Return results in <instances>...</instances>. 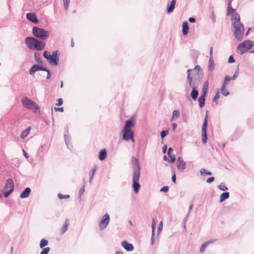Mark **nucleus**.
<instances>
[{
	"label": "nucleus",
	"instance_id": "obj_21",
	"mask_svg": "<svg viewBox=\"0 0 254 254\" xmlns=\"http://www.w3.org/2000/svg\"><path fill=\"white\" fill-rule=\"evenodd\" d=\"M69 224V220L68 219H66L64 223L62 226L61 231V234H64L68 229V227Z\"/></svg>",
	"mask_w": 254,
	"mask_h": 254
},
{
	"label": "nucleus",
	"instance_id": "obj_37",
	"mask_svg": "<svg viewBox=\"0 0 254 254\" xmlns=\"http://www.w3.org/2000/svg\"><path fill=\"white\" fill-rule=\"evenodd\" d=\"M65 10H67L68 9L69 4L70 0H63Z\"/></svg>",
	"mask_w": 254,
	"mask_h": 254
},
{
	"label": "nucleus",
	"instance_id": "obj_40",
	"mask_svg": "<svg viewBox=\"0 0 254 254\" xmlns=\"http://www.w3.org/2000/svg\"><path fill=\"white\" fill-rule=\"evenodd\" d=\"M58 196L59 198L60 199H62L64 198H68L70 197L69 195H68V194L64 195L62 193H59L58 194Z\"/></svg>",
	"mask_w": 254,
	"mask_h": 254
},
{
	"label": "nucleus",
	"instance_id": "obj_30",
	"mask_svg": "<svg viewBox=\"0 0 254 254\" xmlns=\"http://www.w3.org/2000/svg\"><path fill=\"white\" fill-rule=\"evenodd\" d=\"M34 59L36 62L38 64H42V61L40 59V54L37 53L34 54Z\"/></svg>",
	"mask_w": 254,
	"mask_h": 254
},
{
	"label": "nucleus",
	"instance_id": "obj_42",
	"mask_svg": "<svg viewBox=\"0 0 254 254\" xmlns=\"http://www.w3.org/2000/svg\"><path fill=\"white\" fill-rule=\"evenodd\" d=\"M219 98V91H218L215 95L214 96V98H213V101L214 102H216L217 104V100H218Z\"/></svg>",
	"mask_w": 254,
	"mask_h": 254
},
{
	"label": "nucleus",
	"instance_id": "obj_23",
	"mask_svg": "<svg viewBox=\"0 0 254 254\" xmlns=\"http://www.w3.org/2000/svg\"><path fill=\"white\" fill-rule=\"evenodd\" d=\"M183 34L184 35H187L189 32V26L187 21H184L183 23Z\"/></svg>",
	"mask_w": 254,
	"mask_h": 254
},
{
	"label": "nucleus",
	"instance_id": "obj_29",
	"mask_svg": "<svg viewBox=\"0 0 254 254\" xmlns=\"http://www.w3.org/2000/svg\"><path fill=\"white\" fill-rule=\"evenodd\" d=\"M48 244V241L46 239H43L41 240L40 243V248L41 249L44 248Z\"/></svg>",
	"mask_w": 254,
	"mask_h": 254
},
{
	"label": "nucleus",
	"instance_id": "obj_14",
	"mask_svg": "<svg viewBox=\"0 0 254 254\" xmlns=\"http://www.w3.org/2000/svg\"><path fill=\"white\" fill-rule=\"evenodd\" d=\"M177 168L178 170L183 171L185 170L186 167V163L184 161L182 157H179L177 159Z\"/></svg>",
	"mask_w": 254,
	"mask_h": 254
},
{
	"label": "nucleus",
	"instance_id": "obj_32",
	"mask_svg": "<svg viewBox=\"0 0 254 254\" xmlns=\"http://www.w3.org/2000/svg\"><path fill=\"white\" fill-rule=\"evenodd\" d=\"M200 173L201 175H211L212 173L210 171H207L205 169L202 168L200 170Z\"/></svg>",
	"mask_w": 254,
	"mask_h": 254
},
{
	"label": "nucleus",
	"instance_id": "obj_49",
	"mask_svg": "<svg viewBox=\"0 0 254 254\" xmlns=\"http://www.w3.org/2000/svg\"><path fill=\"white\" fill-rule=\"evenodd\" d=\"M214 179H215V178L214 177H211L210 178H208L206 180V182L208 184H210L214 181Z\"/></svg>",
	"mask_w": 254,
	"mask_h": 254
},
{
	"label": "nucleus",
	"instance_id": "obj_20",
	"mask_svg": "<svg viewBox=\"0 0 254 254\" xmlns=\"http://www.w3.org/2000/svg\"><path fill=\"white\" fill-rule=\"evenodd\" d=\"M31 191V190L30 188H26L20 194V197L21 198H27L29 195Z\"/></svg>",
	"mask_w": 254,
	"mask_h": 254
},
{
	"label": "nucleus",
	"instance_id": "obj_25",
	"mask_svg": "<svg viewBox=\"0 0 254 254\" xmlns=\"http://www.w3.org/2000/svg\"><path fill=\"white\" fill-rule=\"evenodd\" d=\"M205 96L201 95L198 98V101L199 103V106L200 108H202L205 105Z\"/></svg>",
	"mask_w": 254,
	"mask_h": 254
},
{
	"label": "nucleus",
	"instance_id": "obj_41",
	"mask_svg": "<svg viewBox=\"0 0 254 254\" xmlns=\"http://www.w3.org/2000/svg\"><path fill=\"white\" fill-rule=\"evenodd\" d=\"M207 246V243H205V242L202 245V246H201V248L200 249V253H202V252H204V251H205V249H206Z\"/></svg>",
	"mask_w": 254,
	"mask_h": 254
},
{
	"label": "nucleus",
	"instance_id": "obj_2",
	"mask_svg": "<svg viewBox=\"0 0 254 254\" xmlns=\"http://www.w3.org/2000/svg\"><path fill=\"white\" fill-rule=\"evenodd\" d=\"M131 164L133 170L132 176V187L134 192L137 193L139 191L140 188V185L139 183L140 175V168L139 165L138 159L134 156H132Z\"/></svg>",
	"mask_w": 254,
	"mask_h": 254
},
{
	"label": "nucleus",
	"instance_id": "obj_9",
	"mask_svg": "<svg viewBox=\"0 0 254 254\" xmlns=\"http://www.w3.org/2000/svg\"><path fill=\"white\" fill-rule=\"evenodd\" d=\"M123 140L128 141L131 140L132 142H134L133 138L134 132L131 129H125L123 128L122 130Z\"/></svg>",
	"mask_w": 254,
	"mask_h": 254
},
{
	"label": "nucleus",
	"instance_id": "obj_31",
	"mask_svg": "<svg viewBox=\"0 0 254 254\" xmlns=\"http://www.w3.org/2000/svg\"><path fill=\"white\" fill-rule=\"evenodd\" d=\"M214 64L213 63V59H211V58H209L208 66V70L210 71L214 69Z\"/></svg>",
	"mask_w": 254,
	"mask_h": 254
},
{
	"label": "nucleus",
	"instance_id": "obj_1",
	"mask_svg": "<svg viewBox=\"0 0 254 254\" xmlns=\"http://www.w3.org/2000/svg\"><path fill=\"white\" fill-rule=\"evenodd\" d=\"M188 80L190 86L198 87L202 82L203 72L199 65H197L194 68L187 70Z\"/></svg>",
	"mask_w": 254,
	"mask_h": 254
},
{
	"label": "nucleus",
	"instance_id": "obj_12",
	"mask_svg": "<svg viewBox=\"0 0 254 254\" xmlns=\"http://www.w3.org/2000/svg\"><path fill=\"white\" fill-rule=\"evenodd\" d=\"M236 15H237V17L238 16V18H240V15L236 11V10L235 9L233 8L232 6H228V8H227V16H230V15L232 16L231 17V21L232 22L234 21L235 20H236L234 18L235 17H236Z\"/></svg>",
	"mask_w": 254,
	"mask_h": 254
},
{
	"label": "nucleus",
	"instance_id": "obj_22",
	"mask_svg": "<svg viewBox=\"0 0 254 254\" xmlns=\"http://www.w3.org/2000/svg\"><path fill=\"white\" fill-rule=\"evenodd\" d=\"M177 0H172L170 5H168L167 11L168 13H170L173 11Z\"/></svg>",
	"mask_w": 254,
	"mask_h": 254
},
{
	"label": "nucleus",
	"instance_id": "obj_5",
	"mask_svg": "<svg viewBox=\"0 0 254 254\" xmlns=\"http://www.w3.org/2000/svg\"><path fill=\"white\" fill-rule=\"evenodd\" d=\"M59 51H54L52 55H50L48 51H45L43 53L44 57L48 60L50 64L57 66L59 64Z\"/></svg>",
	"mask_w": 254,
	"mask_h": 254
},
{
	"label": "nucleus",
	"instance_id": "obj_36",
	"mask_svg": "<svg viewBox=\"0 0 254 254\" xmlns=\"http://www.w3.org/2000/svg\"><path fill=\"white\" fill-rule=\"evenodd\" d=\"M50 251V247H46L44 248H43V250L42 252H41L40 254H48Z\"/></svg>",
	"mask_w": 254,
	"mask_h": 254
},
{
	"label": "nucleus",
	"instance_id": "obj_57",
	"mask_svg": "<svg viewBox=\"0 0 254 254\" xmlns=\"http://www.w3.org/2000/svg\"><path fill=\"white\" fill-rule=\"evenodd\" d=\"M167 145L166 144L163 147V149H162L163 153H166V151H167Z\"/></svg>",
	"mask_w": 254,
	"mask_h": 254
},
{
	"label": "nucleus",
	"instance_id": "obj_47",
	"mask_svg": "<svg viewBox=\"0 0 254 254\" xmlns=\"http://www.w3.org/2000/svg\"><path fill=\"white\" fill-rule=\"evenodd\" d=\"M63 103V100L62 98H59L58 100V103L56 104L57 106H61Z\"/></svg>",
	"mask_w": 254,
	"mask_h": 254
},
{
	"label": "nucleus",
	"instance_id": "obj_8",
	"mask_svg": "<svg viewBox=\"0 0 254 254\" xmlns=\"http://www.w3.org/2000/svg\"><path fill=\"white\" fill-rule=\"evenodd\" d=\"M254 45L253 41L247 40L240 44L238 46L237 50L240 51L241 55H243L251 49Z\"/></svg>",
	"mask_w": 254,
	"mask_h": 254
},
{
	"label": "nucleus",
	"instance_id": "obj_28",
	"mask_svg": "<svg viewBox=\"0 0 254 254\" xmlns=\"http://www.w3.org/2000/svg\"><path fill=\"white\" fill-rule=\"evenodd\" d=\"M227 84V83H223L221 88L222 94L225 96H228V95H229L230 93L229 92L227 91L226 88V86Z\"/></svg>",
	"mask_w": 254,
	"mask_h": 254
},
{
	"label": "nucleus",
	"instance_id": "obj_55",
	"mask_svg": "<svg viewBox=\"0 0 254 254\" xmlns=\"http://www.w3.org/2000/svg\"><path fill=\"white\" fill-rule=\"evenodd\" d=\"M173 151V148L172 147H169L168 150V155L170 156V155L172 154V152Z\"/></svg>",
	"mask_w": 254,
	"mask_h": 254
},
{
	"label": "nucleus",
	"instance_id": "obj_50",
	"mask_svg": "<svg viewBox=\"0 0 254 254\" xmlns=\"http://www.w3.org/2000/svg\"><path fill=\"white\" fill-rule=\"evenodd\" d=\"M169 190V187L168 186H164L162 187L160 190L161 191H163L166 192Z\"/></svg>",
	"mask_w": 254,
	"mask_h": 254
},
{
	"label": "nucleus",
	"instance_id": "obj_18",
	"mask_svg": "<svg viewBox=\"0 0 254 254\" xmlns=\"http://www.w3.org/2000/svg\"><path fill=\"white\" fill-rule=\"evenodd\" d=\"M14 187V184L13 181L10 179H8L7 180H6V183H5V184L4 186V189L11 190H13Z\"/></svg>",
	"mask_w": 254,
	"mask_h": 254
},
{
	"label": "nucleus",
	"instance_id": "obj_60",
	"mask_svg": "<svg viewBox=\"0 0 254 254\" xmlns=\"http://www.w3.org/2000/svg\"><path fill=\"white\" fill-rule=\"evenodd\" d=\"M189 21L191 23H193L195 21V19L193 17H190L189 18Z\"/></svg>",
	"mask_w": 254,
	"mask_h": 254
},
{
	"label": "nucleus",
	"instance_id": "obj_39",
	"mask_svg": "<svg viewBox=\"0 0 254 254\" xmlns=\"http://www.w3.org/2000/svg\"><path fill=\"white\" fill-rule=\"evenodd\" d=\"M156 221L154 218L152 219V233H155V227H156Z\"/></svg>",
	"mask_w": 254,
	"mask_h": 254
},
{
	"label": "nucleus",
	"instance_id": "obj_44",
	"mask_svg": "<svg viewBox=\"0 0 254 254\" xmlns=\"http://www.w3.org/2000/svg\"><path fill=\"white\" fill-rule=\"evenodd\" d=\"M13 191L11 190H9L8 191L3 192V195L5 197H7Z\"/></svg>",
	"mask_w": 254,
	"mask_h": 254
},
{
	"label": "nucleus",
	"instance_id": "obj_17",
	"mask_svg": "<svg viewBox=\"0 0 254 254\" xmlns=\"http://www.w3.org/2000/svg\"><path fill=\"white\" fill-rule=\"evenodd\" d=\"M134 123H133V117H131L129 119L127 120L126 122L125 125L123 128L125 129H131L134 126Z\"/></svg>",
	"mask_w": 254,
	"mask_h": 254
},
{
	"label": "nucleus",
	"instance_id": "obj_26",
	"mask_svg": "<svg viewBox=\"0 0 254 254\" xmlns=\"http://www.w3.org/2000/svg\"><path fill=\"white\" fill-rule=\"evenodd\" d=\"M107 156V152L105 149H103L99 152V158L101 161L104 160Z\"/></svg>",
	"mask_w": 254,
	"mask_h": 254
},
{
	"label": "nucleus",
	"instance_id": "obj_63",
	"mask_svg": "<svg viewBox=\"0 0 254 254\" xmlns=\"http://www.w3.org/2000/svg\"><path fill=\"white\" fill-rule=\"evenodd\" d=\"M23 155L25 157V158H28L29 157L28 154L26 152V151L24 149L23 150Z\"/></svg>",
	"mask_w": 254,
	"mask_h": 254
},
{
	"label": "nucleus",
	"instance_id": "obj_27",
	"mask_svg": "<svg viewBox=\"0 0 254 254\" xmlns=\"http://www.w3.org/2000/svg\"><path fill=\"white\" fill-rule=\"evenodd\" d=\"M230 194L228 192H225L222 193L221 195L220 196V201L221 202H222L226 199L228 198L229 197Z\"/></svg>",
	"mask_w": 254,
	"mask_h": 254
},
{
	"label": "nucleus",
	"instance_id": "obj_7",
	"mask_svg": "<svg viewBox=\"0 0 254 254\" xmlns=\"http://www.w3.org/2000/svg\"><path fill=\"white\" fill-rule=\"evenodd\" d=\"M21 101L24 107L29 109L33 110L35 113H37V111L39 112V106L33 100L27 97H24L22 99Z\"/></svg>",
	"mask_w": 254,
	"mask_h": 254
},
{
	"label": "nucleus",
	"instance_id": "obj_62",
	"mask_svg": "<svg viewBox=\"0 0 254 254\" xmlns=\"http://www.w3.org/2000/svg\"><path fill=\"white\" fill-rule=\"evenodd\" d=\"M239 74V65L237 66V68L236 69V70L235 71V72L234 73L235 75L236 74V76H238Z\"/></svg>",
	"mask_w": 254,
	"mask_h": 254
},
{
	"label": "nucleus",
	"instance_id": "obj_61",
	"mask_svg": "<svg viewBox=\"0 0 254 254\" xmlns=\"http://www.w3.org/2000/svg\"><path fill=\"white\" fill-rule=\"evenodd\" d=\"M64 140H65V144L67 146L68 143V140H67V135L64 134Z\"/></svg>",
	"mask_w": 254,
	"mask_h": 254
},
{
	"label": "nucleus",
	"instance_id": "obj_53",
	"mask_svg": "<svg viewBox=\"0 0 254 254\" xmlns=\"http://www.w3.org/2000/svg\"><path fill=\"white\" fill-rule=\"evenodd\" d=\"M235 59L233 56H231L229 57V59H228V62L229 63H233L235 62Z\"/></svg>",
	"mask_w": 254,
	"mask_h": 254
},
{
	"label": "nucleus",
	"instance_id": "obj_58",
	"mask_svg": "<svg viewBox=\"0 0 254 254\" xmlns=\"http://www.w3.org/2000/svg\"><path fill=\"white\" fill-rule=\"evenodd\" d=\"M172 181L173 183H176V174H174L172 177Z\"/></svg>",
	"mask_w": 254,
	"mask_h": 254
},
{
	"label": "nucleus",
	"instance_id": "obj_24",
	"mask_svg": "<svg viewBox=\"0 0 254 254\" xmlns=\"http://www.w3.org/2000/svg\"><path fill=\"white\" fill-rule=\"evenodd\" d=\"M208 85L209 83L208 81L207 80L204 82L203 83L202 89V93L201 95L206 96L208 89Z\"/></svg>",
	"mask_w": 254,
	"mask_h": 254
},
{
	"label": "nucleus",
	"instance_id": "obj_54",
	"mask_svg": "<svg viewBox=\"0 0 254 254\" xmlns=\"http://www.w3.org/2000/svg\"><path fill=\"white\" fill-rule=\"evenodd\" d=\"M231 80V78H230L229 76L228 75H226L225 77V78H224V82L223 83H227L226 82L227 81H229Z\"/></svg>",
	"mask_w": 254,
	"mask_h": 254
},
{
	"label": "nucleus",
	"instance_id": "obj_59",
	"mask_svg": "<svg viewBox=\"0 0 254 254\" xmlns=\"http://www.w3.org/2000/svg\"><path fill=\"white\" fill-rule=\"evenodd\" d=\"M212 50H213V48H212V47H211L210 48V53H209V55H210L209 58H211V59H213V55H212L213 52H212Z\"/></svg>",
	"mask_w": 254,
	"mask_h": 254
},
{
	"label": "nucleus",
	"instance_id": "obj_46",
	"mask_svg": "<svg viewBox=\"0 0 254 254\" xmlns=\"http://www.w3.org/2000/svg\"><path fill=\"white\" fill-rule=\"evenodd\" d=\"M45 69L46 70H43V71H46L47 72V79H49L50 78L51 72H50V70L49 69H48V68H47L46 67H45Z\"/></svg>",
	"mask_w": 254,
	"mask_h": 254
},
{
	"label": "nucleus",
	"instance_id": "obj_51",
	"mask_svg": "<svg viewBox=\"0 0 254 254\" xmlns=\"http://www.w3.org/2000/svg\"><path fill=\"white\" fill-rule=\"evenodd\" d=\"M154 236H155V233H152V236H151V245L152 246L155 243Z\"/></svg>",
	"mask_w": 254,
	"mask_h": 254
},
{
	"label": "nucleus",
	"instance_id": "obj_33",
	"mask_svg": "<svg viewBox=\"0 0 254 254\" xmlns=\"http://www.w3.org/2000/svg\"><path fill=\"white\" fill-rule=\"evenodd\" d=\"M96 170H97V167L96 166L94 168H93L92 169L91 175V176H90V179H89V183L90 184L92 183V181L93 176H94V175L95 174V173Z\"/></svg>",
	"mask_w": 254,
	"mask_h": 254
},
{
	"label": "nucleus",
	"instance_id": "obj_11",
	"mask_svg": "<svg viewBox=\"0 0 254 254\" xmlns=\"http://www.w3.org/2000/svg\"><path fill=\"white\" fill-rule=\"evenodd\" d=\"M110 216L107 213L102 216L99 225L100 230H103L106 228L110 222Z\"/></svg>",
	"mask_w": 254,
	"mask_h": 254
},
{
	"label": "nucleus",
	"instance_id": "obj_3",
	"mask_svg": "<svg viewBox=\"0 0 254 254\" xmlns=\"http://www.w3.org/2000/svg\"><path fill=\"white\" fill-rule=\"evenodd\" d=\"M236 20L232 22V30L235 38L238 41H241L244 36L245 28L240 21V18L236 16L234 18Z\"/></svg>",
	"mask_w": 254,
	"mask_h": 254
},
{
	"label": "nucleus",
	"instance_id": "obj_64",
	"mask_svg": "<svg viewBox=\"0 0 254 254\" xmlns=\"http://www.w3.org/2000/svg\"><path fill=\"white\" fill-rule=\"evenodd\" d=\"M172 126H173V129L174 130H175V129L177 127V124L176 123H174V124H173Z\"/></svg>",
	"mask_w": 254,
	"mask_h": 254
},
{
	"label": "nucleus",
	"instance_id": "obj_38",
	"mask_svg": "<svg viewBox=\"0 0 254 254\" xmlns=\"http://www.w3.org/2000/svg\"><path fill=\"white\" fill-rule=\"evenodd\" d=\"M180 115V112L179 110H174L173 112L172 120L175 118H178Z\"/></svg>",
	"mask_w": 254,
	"mask_h": 254
},
{
	"label": "nucleus",
	"instance_id": "obj_56",
	"mask_svg": "<svg viewBox=\"0 0 254 254\" xmlns=\"http://www.w3.org/2000/svg\"><path fill=\"white\" fill-rule=\"evenodd\" d=\"M55 110L56 111H60V112H64V108L63 107H61V108H55Z\"/></svg>",
	"mask_w": 254,
	"mask_h": 254
},
{
	"label": "nucleus",
	"instance_id": "obj_52",
	"mask_svg": "<svg viewBox=\"0 0 254 254\" xmlns=\"http://www.w3.org/2000/svg\"><path fill=\"white\" fill-rule=\"evenodd\" d=\"M84 186H83L79 190V195L81 196L83 192L84 191Z\"/></svg>",
	"mask_w": 254,
	"mask_h": 254
},
{
	"label": "nucleus",
	"instance_id": "obj_48",
	"mask_svg": "<svg viewBox=\"0 0 254 254\" xmlns=\"http://www.w3.org/2000/svg\"><path fill=\"white\" fill-rule=\"evenodd\" d=\"M163 228V223L162 221L160 222V224L159 225L158 228V233L159 234L162 230Z\"/></svg>",
	"mask_w": 254,
	"mask_h": 254
},
{
	"label": "nucleus",
	"instance_id": "obj_15",
	"mask_svg": "<svg viewBox=\"0 0 254 254\" xmlns=\"http://www.w3.org/2000/svg\"><path fill=\"white\" fill-rule=\"evenodd\" d=\"M26 18L29 21L34 23H38V20L37 19L36 14L34 13L29 12L27 13Z\"/></svg>",
	"mask_w": 254,
	"mask_h": 254
},
{
	"label": "nucleus",
	"instance_id": "obj_6",
	"mask_svg": "<svg viewBox=\"0 0 254 254\" xmlns=\"http://www.w3.org/2000/svg\"><path fill=\"white\" fill-rule=\"evenodd\" d=\"M33 35L41 40H46L50 35V32L43 28L33 27L32 29Z\"/></svg>",
	"mask_w": 254,
	"mask_h": 254
},
{
	"label": "nucleus",
	"instance_id": "obj_34",
	"mask_svg": "<svg viewBox=\"0 0 254 254\" xmlns=\"http://www.w3.org/2000/svg\"><path fill=\"white\" fill-rule=\"evenodd\" d=\"M218 188L222 191H226L228 190V188L225 186V184L223 183H221L218 186Z\"/></svg>",
	"mask_w": 254,
	"mask_h": 254
},
{
	"label": "nucleus",
	"instance_id": "obj_43",
	"mask_svg": "<svg viewBox=\"0 0 254 254\" xmlns=\"http://www.w3.org/2000/svg\"><path fill=\"white\" fill-rule=\"evenodd\" d=\"M168 134V130H162L161 132V137L162 138H164Z\"/></svg>",
	"mask_w": 254,
	"mask_h": 254
},
{
	"label": "nucleus",
	"instance_id": "obj_19",
	"mask_svg": "<svg viewBox=\"0 0 254 254\" xmlns=\"http://www.w3.org/2000/svg\"><path fill=\"white\" fill-rule=\"evenodd\" d=\"M192 88L191 91L190 92V96L192 100L195 101L198 96V91L196 89L197 87L191 86Z\"/></svg>",
	"mask_w": 254,
	"mask_h": 254
},
{
	"label": "nucleus",
	"instance_id": "obj_13",
	"mask_svg": "<svg viewBox=\"0 0 254 254\" xmlns=\"http://www.w3.org/2000/svg\"><path fill=\"white\" fill-rule=\"evenodd\" d=\"M46 70L45 67L39 64H34L29 69V72L30 75H34L35 72L39 70Z\"/></svg>",
	"mask_w": 254,
	"mask_h": 254
},
{
	"label": "nucleus",
	"instance_id": "obj_16",
	"mask_svg": "<svg viewBox=\"0 0 254 254\" xmlns=\"http://www.w3.org/2000/svg\"><path fill=\"white\" fill-rule=\"evenodd\" d=\"M121 245L122 247L128 252L132 251L134 249L133 246L131 244L128 243L126 241H123L121 243Z\"/></svg>",
	"mask_w": 254,
	"mask_h": 254
},
{
	"label": "nucleus",
	"instance_id": "obj_45",
	"mask_svg": "<svg viewBox=\"0 0 254 254\" xmlns=\"http://www.w3.org/2000/svg\"><path fill=\"white\" fill-rule=\"evenodd\" d=\"M168 156L170 158L171 162L172 163H174L175 161V160H176V157H175V155L174 154H171V155H170V156Z\"/></svg>",
	"mask_w": 254,
	"mask_h": 254
},
{
	"label": "nucleus",
	"instance_id": "obj_4",
	"mask_svg": "<svg viewBox=\"0 0 254 254\" xmlns=\"http://www.w3.org/2000/svg\"><path fill=\"white\" fill-rule=\"evenodd\" d=\"M27 47L31 50L41 51L45 48L46 44L33 37H27L25 39Z\"/></svg>",
	"mask_w": 254,
	"mask_h": 254
},
{
	"label": "nucleus",
	"instance_id": "obj_35",
	"mask_svg": "<svg viewBox=\"0 0 254 254\" xmlns=\"http://www.w3.org/2000/svg\"><path fill=\"white\" fill-rule=\"evenodd\" d=\"M30 130V127H29V128H27L26 129H25L21 133L20 137L23 138H24L25 137H26L29 133Z\"/></svg>",
	"mask_w": 254,
	"mask_h": 254
},
{
	"label": "nucleus",
	"instance_id": "obj_10",
	"mask_svg": "<svg viewBox=\"0 0 254 254\" xmlns=\"http://www.w3.org/2000/svg\"><path fill=\"white\" fill-rule=\"evenodd\" d=\"M207 126V115L206 114L202 127V142L203 144H205L207 142V135L206 132V128Z\"/></svg>",
	"mask_w": 254,
	"mask_h": 254
}]
</instances>
